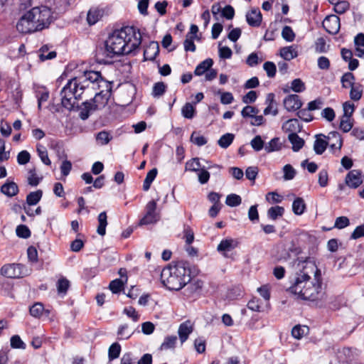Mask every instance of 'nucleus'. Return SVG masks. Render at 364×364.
Here are the masks:
<instances>
[{
	"instance_id": "f257e3e1",
	"label": "nucleus",
	"mask_w": 364,
	"mask_h": 364,
	"mask_svg": "<svg viewBox=\"0 0 364 364\" xmlns=\"http://www.w3.org/2000/svg\"><path fill=\"white\" fill-rule=\"evenodd\" d=\"M99 90L92 102L97 109L104 108L111 96L112 83L104 80L100 72L87 71L82 76L70 80L60 92L62 105L72 109L75 100L80 99L84 92Z\"/></svg>"
},
{
	"instance_id": "f03ea898",
	"label": "nucleus",
	"mask_w": 364,
	"mask_h": 364,
	"mask_svg": "<svg viewBox=\"0 0 364 364\" xmlns=\"http://www.w3.org/2000/svg\"><path fill=\"white\" fill-rule=\"evenodd\" d=\"M297 299L308 301L321 300L324 296L320 270L310 261H299L289 288Z\"/></svg>"
},
{
	"instance_id": "7ed1b4c3",
	"label": "nucleus",
	"mask_w": 364,
	"mask_h": 364,
	"mask_svg": "<svg viewBox=\"0 0 364 364\" xmlns=\"http://www.w3.org/2000/svg\"><path fill=\"white\" fill-rule=\"evenodd\" d=\"M141 43L139 30L134 26H126L115 31L105 41V53L109 58L131 53Z\"/></svg>"
},
{
	"instance_id": "20e7f679",
	"label": "nucleus",
	"mask_w": 364,
	"mask_h": 364,
	"mask_svg": "<svg viewBox=\"0 0 364 364\" xmlns=\"http://www.w3.org/2000/svg\"><path fill=\"white\" fill-rule=\"evenodd\" d=\"M52 21L51 10L47 6L33 7L19 19L17 30L22 33H33L47 28Z\"/></svg>"
},
{
	"instance_id": "39448f33",
	"label": "nucleus",
	"mask_w": 364,
	"mask_h": 364,
	"mask_svg": "<svg viewBox=\"0 0 364 364\" xmlns=\"http://www.w3.org/2000/svg\"><path fill=\"white\" fill-rule=\"evenodd\" d=\"M191 280V270L186 262L179 261L164 267L161 272V281L169 290L178 291Z\"/></svg>"
},
{
	"instance_id": "423d86ee",
	"label": "nucleus",
	"mask_w": 364,
	"mask_h": 364,
	"mask_svg": "<svg viewBox=\"0 0 364 364\" xmlns=\"http://www.w3.org/2000/svg\"><path fill=\"white\" fill-rule=\"evenodd\" d=\"M156 202L155 200L149 201L146 205V214L141 219L139 225H149L156 223L159 218V215L156 213Z\"/></svg>"
},
{
	"instance_id": "0eeeda50",
	"label": "nucleus",
	"mask_w": 364,
	"mask_h": 364,
	"mask_svg": "<svg viewBox=\"0 0 364 364\" xmlns=\"http://www.w3.org/2000/svg\"><path fill=\"white\" fill-rule=\"evenodd\" d=\"M25 267L20 264H10L3 266L1 269V274L9 278H18L26 275L23 272Z\"/></svg>"
},
{
	"instance_id": "6e6552de",
	"label": "nucleus",
	"mask_w": 364,
	"mask_h": 364,
	"mask_svg": "<svg viewBox=\"0 0 364 364\" xmlns=\"http://www.w3.org/2000/svg\"><path fill=\"white\" fill-rule=\"evenodd\" d=\"M364 181V176L362 171L358 169L350 171L345 178V183L350 188H357Z\"/></svg>"
},
{
	"instance_id": "1a4fd4ad",
	"label": "nucleus",
	"mask_w": 364,
	"mask_h": 364,
	"mask_svg": "<svg viewBox=\"0 0 364 364\" xmlns=\"http://www.w3.org/2000/svg\"><path fill=\"white\" fill-rule=\"evenodd\" d=\"M322 24L328 33L336 34L340 29V18L336 15H330L324 18Z\"/></svg>"
},
{
	"instance_id": "9d476101",
	"label": "nucleus",
	"mask_w": 364,
	"mask_h": 364,
	"mask_svg": "<svg viewBox=\"0 0 364 364\" xmlns=\"http://www.w3.org/2000/svg\"><path fill=\"white\" fill-rule=\"evenodd\" d=\"M284 108L288 112L298 110L302 106V102L297 95H289L284 100Z\"/></svg>"
},
{
	"instance_id": "9b49d317",
	"label": "nucleus",
	"mask_w": 364,
	"mask_h": 364,
	"mask_svg": "<svg viewBox=\"0 0 364 364\" xmlns=\"http://www.w3.org/2000/svg\"><path fill=\"white\" fill-rule=\"evenodd\" d=\"M246 20L247 23L252 27L260 26L262 20V14L259 9H252L247 13Z\"/></svg>"
},
{
	"instance_id": "f8f14e48",
	"label": "nucleus",
	"mask_w": 364,
	"mask_h": 364,
	"mask_svg": "<svg viewBox=\"0 0 364 364\" xmlns=\"http://www.w3.org/2000/svg\"><path fill=\"white\" fill-rule=\"evenodd\" d=\"M193 326L190 321H186L180 324L178 330V334L181 343H183L193 332Z\"/></svg>"
},
{
	"instance_id": "ddd939ff",
	"label": "nucleus",
	"mask_w": 364,
	"mask_h": 364,
	"mask_svg": "<svg viewBox=\"0 0 364 364\" xmlns=\"http://www.w3.org/2000/svg\"><path fill=\"white\" fill-rule=\"evenodd\" d=\"M239 242L237 240L232 238H225L220 241L218 245L217 250L225 255V252L232 251L236 248Z\"/></svg>"
},
{
	"instance_id": "4468645a",
	"label": "nucleus",
	"mask_w": 364,
	"mask_h": 364,
	"mask_svg": "<svg viewBox=\"0 0 364 364\" xmlns=\"http://www.w3.org/2000/svg\"><path fill=\"white\" fill-rule=\"evenodd\" d=\"M328 146L332 149H341L342 146V138L337 132H331L326 136Z\"/></svg>"
},
{
	"instance_id": "2eb2a0df",
	"label": "nucleus",
	"mask_w": 364,
	"mask_h": 364,
	"mask_svg": "<svg viewBox=\"0 0 364 364\" xmlns=\"http://www.w3.org/2000/svg\"><path fill=\"white\" fill-rule=\"evenodd\" d=\"M159 53V46L156 42H151L144 51L145 60H154Z\"/></svg>"
},
{
	"instance_id": "dca6fc26",
	"label": "nucleus",
	"mask_w": 364,
	"mask_h": 364,
	"mask_svg": "<svg viewBox=\"0 0 364 364\" xmlns=\"http://www.w3.org/2000/svg\"><path fill=\"white\" fill-rule=\"evenodd\" d=\"M95 110H97V109L95 107L92 101H85L80 107L79 116L82 120H85Z\"/></svg>"
},
{
	"instance_id": "f3484780",
	"label": "nucleus",
	"mask_w": 364,
	"mask_h": 364,
	"mask_svg": "<svg viewBox=\"0 0 364 364\" xmlns=\"http://www.w3.org/2000/svg\"><path fill=\"white\" fill-rule=\"evenodd\" d=\"M104 11L97 7L91 8L87 13V21L90 25L95 24L103 16Z\"/></svg>"
},
{
	"instance_id": "a211bd4d",
	"label": "nucleus",
	"mask_w": 364,
	"mask_h": 364,
	"mask_svg": "<svg viewBox=\"0 0 364 364\" xmlns=\"http://www.w3.org/2000/svg\"><path fill=\"white\" fill-rule=\"evenodd\" d=\"M1 192L8 197H13L18 193V187L13 181L6 182L1 187Z\"/></svg>"
},
{
	"instance_id": "6ab92c4d",
	"label": "nucleus",
	"mask_w": 364,
	"mask_h": 364,
	"mask_svg": "<svg viewBox=\"0 0 364 364\" xmlns=\"http://www.w3.org/2000/svg\"><path fill=\"white\" fill-rule=\"evenodd\" d=\"M280 55L285 60H291L295 58L298 54L296 47L294 46H286L280 50Z\"/></svg>"
},
{
	"instance_id": "aec40b11",
	"label": "nucleus",
	"mask_w": 364,
	"mask_h": 364,
	"mask_svg": "<svg viewBox=\"0 0 364 364\" xmlns=\"http://www.w3.org/2000/svg\"><path fill=\"white\" fill-rule=\"evenodd\" d=\"M283 143L280 138L274 137L264 146V150L267 153L278 151L282 149Z\"/></svg>"
},
{
	"instance_id": "412c9836",
	"label": "nucleus",
	"mask_w": 364,
	"mask_h": 364,
	"mask_svg": "<svg viewBox=\"0 0 364 364\" xmlns=\"http://www.w3.org/2000/svg\"><path fill=\"white\" fill-rule=\"evenodd\" d=\"M107 213L105 211L100 213L97 217L99 225L97 228V232L101 236H104L106 233V227L107 225Z\"/></svg>"
},
{
	"instance_id": "4be33fe9",
	"label": "nucleus",
	"mask_w": 364,
	"mask_h": 364,
	"mask_svg": "<svg viewBox=\"0 0 364 364\" xmlns=\"http://www.w3.org/2000/svg\"><path fill=\"white\" fill-rule=\"evenodd\" d=\"M288 139L292 144V149L294 151L300 150L304 144V140L299 137L296 132L290 133L288 136Z\"/></svg>"
},
{
	"instance_id": "5701e85b",
	"label": "nucleus",
	"mask_w": 364,
	"mask_h": 364,
	"mask_svg": "<svg viewBox=\"0 0 364 364\" xmlns=\"http://www.w3.org/2000/svg\"><path fill=\"white\" fill-rule=\"evenodd\" d=\"M213 61L211 58H208L202 61L196 68L194 73L196 75L205 74L213 65Z\"/></svg>"
},
{
	"instance_id": "b1692460",
	"label": "nucleus",
	"mask_w": 364,
	"mask_h": 364,
	"mask_svg": "<svg viewBox=\"0 0 364 364\" xmlns=\"http://www.w3.org/2000/svg\"><path fill=\"white\" fill-rule=\"evenodd\" d=\"M284 213V208L283 207L276 205L269 208L267 215L269 219L276 220L278 218L282 217Z\"/></svg>"
},
{
	"instance_id": "393cba45",
	"label": "nucleus",
	"mask_w": 364,
	"mask_h": 364,
	"mask_svg": "<svg viewBox=\"0 0 364 364\" xmlns=\"http://www.w3.org/2000/svg\"><path fill=\"white\" fill-rule=\"evenodd\" d=\"M306 204L303 198H296L292 204V210L295 215H300L304 213Z\"/></svg>"
},
{
	"instance_id": "a878e982",
	"label": "nucleus",
	"mask_w": 364,
	"mask_h": 364,
	"mask_svg": "<svg viewBox=\"0 0 364 364\" xmlns=\"http://www.w3.org/2000/svg\"><path fill=\"white\" fill-rule=\"evenodd\" d=\"M299 122L296 119H291L287 120L282 125V129L286 132L295 133L299 129Z\"/></svg>"
},
{
	"instance_id": "bb28decb",
	"label": "nucleus",
	"mask_w": 364,
	"mask_h": 364,
	"mask_svg": "<svg viewBox=\"0 0 364 364\" xmlns=\"http://www.w3.org/2000/svg\"><path fill=\"white\" fill-rule=\"evenodd\" d=\"M358 57H362L364 55V34H358L354 39Z\"/></svg>"
},
{
	"instance_id": "cd10ccee",
	"label": "nucleus",
	"mask_w": 364,
	"mask_h": 364,
	"mask_svg": "<svg viewBox=\"0 0 364 364\" xmlns=\"http://www.w3.org/2000/svg\"><path fill=\"white\" fill-rule=\"evenodd\" d=\"M42 196H43V192L41 190L31 192L26 197L27 204L28 205H36L41 199Z\"/></svg>"
},
{
	"instance_id": "c85d7f7f",
	"label": "nucleus",
	"mask_w": 364,
	"mask_h": 364,
	"mask_svg": "<svg viewBox=\"0 0 364 364\" xmlns=\"http://www.w3.org/2000/svg\"><path fill=\"white\" fill-rule=\"evenodd\" d=\"M43 312L49 314V311L45 310L43 305L40 303L37 302L34 304L31 308H30V314L32 316L35 318H39L42 316Z\"/></svg>"
},
{
	"instance_id": "c756f323",
	"label": "nucleus",
	"mask_w": 364,
	"mask_h": 364,
	"mask_svg": "<svg viewBox=\"0 0 364 364\" xmlns=\"http://www.w3.org/2000/svg\"><path fill=\"white\" fill-rule=\"evenodd\" d=\"M202 287L203 282L199 279H196L193 280L189 284L186 291H188V295L191 296L195 294H198L200 291Z\"/></svg>"
},
{
	"instance_id": "7c9ffc66",
	"label": "nucleus",
	"mask_w": 364,
	"mask_h": 364,
	"mask_svg": "<svg viewBox=\"0 0 364 364\" xmlns=\"http://www.w3.org/2000/svg\"><path fill=\"white\" fill-rule=\"evenodd\" d=\"M157 173L158 171L156 168H152L147 173L143 184L144 191H147L150 188L151 184L155 179Z\"/></svg>"
},
{
	"instance_id": "2f4dec72",
	"label": "nucleus",
	"mask_w": 364,
	"mask_h": 364,
	"mask_svg": "<svg viewBox=\"0 0 364 364\" xmlns=\"http://www.w3.org/2000/svg\"><path fill=\"white\" fill-rule=\"evenodd\" d=\"M37 152L42 162L46 165H50L51 161L48 157L46 148L42 144H37Z\"/></svg>"
},
{
	"instance_id": "473e14b6",
	"label": "nucleus",
	"mask_w": 364,
	"mask_h": 364,
	"mask_svg": "<svg viewBox=\"0 0 364 364\" xmlns=\"http://www.w3.org/2000/svg\"><path fill=\"white\" fill-rule=\"evenodd\" d=\"M327 146H328L327 139L324 140L322 139L317 138L314 141V150L317 154H322L326 150Z\"/></svg>"
},
{
	"instance_id": "72a5a7b5",
	"label": "nucleus",
	"mask_w": 364,
	"mask_h": 364,
	"mask_svg": "<svg viewBox=\"0 0 364 364\" xmlns=\"http://www.w3.org/2000/svg\"><path fill=\"white\" fill-rule=\"evenodd\" d=\"M234 137L233 134L227 133L220 138L218 144L221 148L226 149L232 143Z\"/></svg>"
},
{
	"instance_id": "f704fd0d",
	"label": "nucleus",
	"mask_w": 364,
	"mask_h": 364,
	"mask_svg": "<svg viewBox=\"0 0 364 364\" xmlns=\"http://www.w3.org/2000/svg\"><path fill=\"white\" fill-rule=\"evenodd\" d=\"M177 341V337L176 336H169L165 338L164 342L161 343V350H168L173 348Z\"/></svg>"
},
{
	"instance_id": "c9c22d12",
	"label": "nucleus",
	"mask_w": 364,
	"mask_h": 364,
	"mask_svg": "<svg viewBox=\"0 0 364 364\" xmlns=\"http://www.w3.org/2000/svg\"><path fill=\"white\" fill-rule=\"evenodd\" d=\"M186 171L197 172L200 170V163L198 158H193L186 163Z\"/></svg>"
},
{
	"instance_id": "e433bc0d",
	"label": "nucleus",
	"mask_w": 364,
	"mask_h": 364,
	"mask_svg": "<svg viewBox=\"0 0 364 364\" xmlns=\"http://www.w3.org/2000/svg\"><path fill=\"white\" fill-rule=\"evenodd\" d=\"M309 328L306 326H295L291 330V335L296 339L301 338L306 333H307Z\"/></svg>"
},
{
	"instance_id": "4c0bfd02",
	"label": "nucleus",
	"mask_w": 364,
	"mask_h": 364,
	"mask_svg": "<svg viewBox=\"0 0 364 364\" xmlns=\"http://www.w3.org/2000/svg\"><path fill=\"white\" fill-rule=\"evenodd\" d=\"M121 352V346L118 343H112L108 350V357L110 360L117 358Z\"/></svg>"
},
{
	"instance_id": "58836bf2",
	"label": "nucleus",
	"mask_w": 364,
	"mask_h": 364,
	"mask_svg": "<svg viewBox=\"0 0 364 364\" xmlns=\"http://www.w3.org/2000/svg\"><path fill=\"white\" fill-rule=\"evenodd\" d=\"M329 1L334 4V11L339 14H342L346 12L349 8V4L346 1H341L334 3L333 0H329Z\"/></svg>"
},
{
	"instance_id": "ea45409f",
	"label": "nucleus",
	"mask_w": 364,
	"mask_h": 364,
	"mask_svg": "<svg viewBox=\"0 0 364 364\" xmlns=\"http://www.w3.org/2000/svg\"><path fill=\"white\" fill-rule=\"evenodd\" d=\"M39 58L42 61L51 60L56 57L55 51L48 52V48L46 46H43L40 50Z\"/></svg>"
},
{
	"instance_id": "a19ab883",
	"label": "nucleus",
	"mask_w": 364,
	"mask_h": 364,
	"mask_svg": "<svg viewBox=\"0 0 364 364\" xmlns=\"http://www.w3.org/2000/svg\"><path fill=\"white\" fill-rule=\"evenodd\" d=\"M195 112L194 106L189 102L186 103L181 109L183 116L187 119H192L195 115Z\"/></svg>"
},
{
	"instance_id": "79ce46f5",
	"label": "nucleus",
	"mask_w": 364,
	"mask_h": 364,
	"mask_svg": "<svg viewBox=\"0 0 364 364\" xmlns=\"http://www.w3.org/2000/svg\"><path fill=\"white\" fill-rule=\"evenodd\" d=\"M226 204L230 207H236L241 204L242 198L239 195L232 193L227 196Z\"/></svg>"
},
{
	"instance_id": "37998d69",
	"label": "nucleus",
	"mask_w": 364,
	"mask_h": 364,
	"mask_svg": "<svg viewBox=\"0 0 364 364\" xmlns=\"http://www.w3.org/2000/svg\"><path fill=\"white\" fill-rule=\"evenodd\" d=\"M355 77L351 73H345L341 77V83L343 87H352L354 85Z\"/></svg>"
},
{
	"instance_id": "c03bdc74",
	"label": "nucleus",
	"mask_w": 364,
	"mask_h": 364,
	"mask_svg": "<svg viewBox=\"0 0 364 364\" xmlns=\"http://www.w3.org/2000/svg\"><path fill=\"white\" fill-rule=\"evenodd\" d=\"M133 332L129 330L127 324H123L119 327L117 335L119 339H128Z\"/></svg>"
},
{
	"instance_id": "a18cd8bd",
	"label": "nucleus",
	"mask_w": 364,
	"mask_h": 364,
	"mask_svg": "<svg viewBox=\"0 0 364 364\" xmlns=\"http://www.w3.org/2000/svg\"><path fill=\"white\" fill-rule=\"evenodd\" d=\"M70 287L69 281L65 278H61L58 281L57 289L58 294L65 295Z\"/></svg>"
},
{
	"instance_id": "49530a36",
	"label": "nucleus",
	"mask_w": 364,
	"mask_h": 364,
	"mask_svg": "<svg viewBox=\"0 0 364 364\" xmlns=\"http://www.w3.org/2000/svg\"><path fill=\"white\" fill-rule=\"evenodd\" d=\"M266 200L270 204L279 203L282 201L283 197L277 192H269L265 196Z\"/></svg>"
},
{
	"instance_id": "de8ad7c7",
	"label": "nucleus",
	"mask_w": 364,
	"mask_h": 364,
	"mask_svg": "<svg viewBox=\"0 0 364 364\" xmlns=\"http://www.w3.org/2000/svg\"><path fill=\"white\" fill-rule=\"evenodd\" d=\"M259 113V109L255 107H252L250 105L245 106L241 114L244 118L250 117L252 118L255 114H257Z\"/></svg>"
},
{
	"instance_id": "09e8293b",
	"label": "nucleus",
	"mask_w": 364,
	"mask_h": 364,
	"mask_svg": "<svg viewBox=\"0 0 364 364\" xmlns=\"http://www.w3.org/2000/svg\"><path fill=\"white\" fill-rule=\"evenodd\" d=\"M282 38L288 42H291L294 40L295 34L289 26H285L282 31Z\"/></svg>"
},
{
	"instance_id": "8fccbe9b",
	"label": "nucleus",
	"mask_w": 364,
	"mask_h": 364,
	"mask_svg": "<svg viewBox=\"0 0 364 364\" xmlns=\"http://www.w3.org/2000/svg\"><path fill=\"white\" fill-rule=\"evenodd\" d=\"M284 179L289 181L294 178L296 175L295 169L290 164H287L283 168Z\"/></svg>"
},
{
	"instance_id": "3c124183",
	"label": "nucleus",
	"mask_w": 364,
	"mask_h": 364,
	"mask_svg": "<svg viewBox=\"0 0 364 364\" xmlns=\"http://www.w3.org/2000/svg\"><path fill=\"white\" fill-rule=\"evenodd\" d=\"M363 94V90L360 85L352 86L350 92V97L351 100L358 101L359 100Z\"/></svg>"
},
{
	"instance_id": "603ef678",
	"label": "nucleus",
	"mask_w": 364,
	"mask_h": 364,
	"mask_svg": "<svg viewBox=\"0 0 364 364\" xmlns=\"http://www.w3.org/2000/svg\"><path fill=\"white\" fill-rule=\"evenodd\" d=\"M166 87V85L162 82L155 83L153 87V92H152L154 97H158L161 96L165 92Z\"/></svg>"
},
{
	"instance_id": "864d4df0",
	"label": "nucleus",
	"mask_w": 364,
	"mask_h": 364,
	"mask_svg": "<svg viewBox=\"0 0 364 364\" xmlns=\"http://www.w3.org/2000/svg\"><path fill=\"white\" fill-rule=\"evenodd\" d=\"M263 68L269 77H274L276 74V65L274 63L267 61L264 63Z\"/></svg>"
},
{
	"instance_id": "5fc2aeb1",
	"label": "nucleus",
	"mask_w": 364,
	"mask_h": 364,
	"mask_svg": "<svg viewBox=\"0 0 364 364\" xmlns=\"http://www.w3.org/2000/svg\"><path fill=\"white\" fill-rule=\"evenodd\" d=\"M124 282L120 279H116L112 281L109 284V289L112 293L117 294L121 291L124 285Z\"/></svg>"
},
{
	"instance_id": "6e6d98bb",
	"label": "nucleus",
	"mask_w": 364,
	"mask_h": 364,
	"mask_svg": "<svg viewBox=\"0 0 364 364\" xmlns=\"http://www.w3.org/2000/svg\"><path fill=\"white\" fill-rule=\"evenodd\" d=\"M305 85L299 78L294 79L291 83V89L296 92H301L305 90Z\"/></svg>"
},
{
	"instance_id": "4d7b16f0",
	"label": "nucleus",
	"mask_w": 364,
	"mask_h": 364,
	"mask_svg": "<svg viewBox=\"0 0 364 364\" xmlns=\"http://www.w3.org/2000/svg\"><path fill=\"white\" fill-rule=\"evenodd\" d=\"M16 232L17 236L22 238H28L31 236L30 230L24 225L17 226Z\"/></svg>"
},
{
	"instance_id": "13d9d810",
	"label": "nucleus",
	"mask_w": 364,
	"mask_h": 364,
	"mask_svg": "<svg viewBox=\"0 0 364 364\" xmlns=\"http://www.w3.org/2000/svg\"><path fill=\"white\" fill-rule=\"evenodd\" d=\"M112 137L107 132L102 131L97 134L96 139L101 145H105L109 142Z\"/></svg>"
},
{
	"instance_id": "bf43d9fd",
	"label": "nucleus",
	"mask_w": 364,
	"mask_h": 364,
	"mask_svg": "<svg viewBox=\"0 0 364 364\" xmlns=\"http://www.w3.org/2000/svg\"><path fill=\"white\" fill-rule=\"evenodd\" d=\"M250 144L252 149L256 151H261L263 148H264L265 146L264 145L263 140L259 135L256 136L255 138L252 139Z\"/></svg>"
},
{
	"instance_id": "052dcab7",
	"label": "nucleus",
	"mask_w": 364,
	"mask_h": 364,
	"mask_svg": "<svg viewBox=\"0 0 364 364\" xmlns=\"http://www.w3.org/2000/svg\"><path fill=\"white\" fill-rule=\"evenodd\" d=\"M191 141L199 146H203L207 143L206 139L203 136L198 134L196 132L192 133Z\"/></svg>"
},
{
	"instance_id": "680f3d73",
	"label": "nucleus",
	"mask_w": 364,
	"mask_h": 364,
	"mask_svg": "<svg viewBox=\"0 0 364 364\" xmlns=\"http://www.w3.org/2000/svg\"><path fill=\"white\" fill-rule=\"evenodd\" d=\"M11 346L13 348L24 349L26 344L18 335H15L11 338Z\"/></svg>"
},
{
	"instance_id": "e2e57ef3",
	"label": "nucleus",
	"mask_w": 364,
	"mask_h": 364,
	"mask_svg": "<svg viewBox=\"0 0 364 364\" xmlns=\"http://www.w3.org/2000/svg\"><path fill=\"white\" fill-rule=\"evenodd\" d=\"M128 317L131 318L133 321L136 322L139 319V315L132 306L126 307L123 311Z\"/></svg>"
},
{
	"instance_id": "0e129e2a",
	"label": "nucleus",
	"mask_w": 364,
	"mask_h": 364,
	"mask_svg": "<svg viewBox=\"0 0 364 364\" xmlns=\"http://www.w3.org/2000/svg\"><path fill=\"white\" fill-rule=\"evenodd\" d=\"M340 129L343 132H348L353 127V123L350 122V118L342 117L340 122Z\"/></svg>"
},
{
	"instance_id": "69168bd1",
	"label": "nucleus",
	"mask_w": 364,
	"mask_h": 364,
	"mask_svg": "<svg viewBox=\"0 0 364 364\" xmlns=\"http://www.w3.org/2000/svg\"><path fill=\"white\" fill-rule=\"evenodd\" d=\"M28 182V184L33 186H36L39 183L40 178L36 175V168H32L29 170Z\"/></svg>"
},
{
	"instance_id": "338daca9",
	"label": "nucleus",
	"mask_w": 364,
	"mask_h": 364,
	"mask_svg": "<svg viewBox=\"0 0 364 364\" xmlns=\"http://www.w3.org/2000/svg\"><path fill=\"white\" fill-rule=\"evenodd\" d=\"M343 108L344 113L342 117H345L346 119H347V117L350 118V117L353 114L354 109H355L354 105L350 102H346L343 105Z\"/></svg>"
},
{
	"instance_id": "774afa93",
	"label": "nucleus",
	"mask_w": 364,
	"mask_h": 364,
	"mask_svg": "<svg viewBox=\"0 0 364 364\" xmlns=\"http://www.w3.org/2000/svg\"><path fill=\"white\" fill-rule=\"evenodd\" d=\"M31 155L27 151H21L18 154L17 161L21 165H24L29 162Z\"/></svg>"
}]
</instances>
